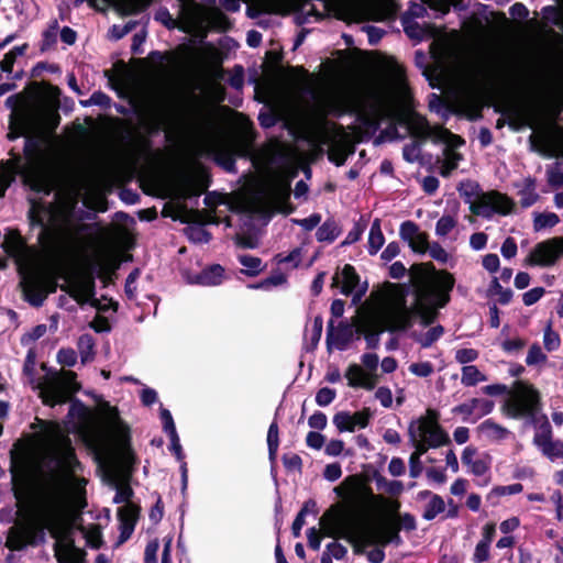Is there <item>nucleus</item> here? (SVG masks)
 <instances>
[{"instance_id":"49","label":"nucleus","mask_w":563,"mask_h":563,"mask_svg":"<svg viewBox=\"0 0 563 563\" xmlns=\"http://www.w3.org/2000/svg\"><path fill=\"white\" fill-rule=\"evenodd\" d=\"M136 26V21H129L124 25L113 24L109 30V37L113 41H119L132 32Z\"/></svg>"},{"instance_id":"35","label":"nucleus","mask_w":563,"mask_h":563,"mask_svg":"<svg viewBox=\"0 0 563 563\" xmlns=\"http://www.w3.org/2000/svg\"><path fill=\"white\" fill-rule=\"evenodd\" d=\"M278 446H279V428H278L277 420L274 419L273 422L269 424L268 431H267L268 459L272 464L276 463Z\"/></svg>"},{"instance_id":"33","label":"nucleus","mask_w":563,"mask_h":563,"mask_svg":"<svg viewBox=\"0 0 563 563\" xmlns=\"http://www.w3.org/2000/svg\"><path fill=\"white\" fill-rule=\"evenodd\" d=\"M385 243V238L380 229V220L375 219L372 223L369 235H368V247L369 255H375Z\"/></svg>"},{"instance_id":"60","label":"nucleus","mask_w":563,"mask_h":563,"mask_svg":"<svg viewBox=\"0 0 563 563\" xmlns=\"http://www.w3.org/2000/svg\"><path fill=\"white\" fill-rule=\"evenodd\" d=\"M57 361L63 366L71 367L77 362V353L70 347L60 349L57 353Z\"/></svg>"},{"instance_id":"27","label":"nucleus","mask_w":563,"mask_h":563,"mask_svg":"<svg viewBox=\"0 0 563 563\" xmlns=\"http://www.w3.org/2000/svg\"><path fill=\"white\" fill-rule=\"evenodd\" d=\"M18 162V157L14 159L0 161V198L4 197L5 191L15 183L16 177H21V172L16 168Z\"/></svg>"},{"instance_id":"63","label":"nucleus","mask_w":563,"mask_h":563,"mask_svg":"<svg viewBox=\"0 0 563 563\" xmlns=\"http://www.w3.org/2000/svg\"><path fill=\"white\" fill-rule=\"evenodd\" d=\"M544 294L545 289L543 287H534L522 295V301L525 306H532L538 302Z\"/></svg>"},{"instance_id":"52","label":"nucleus","mask_w":563,"mask_h":563,"mask_svg":"<svg viewBox=\"0 0 563 563\" xmlns=\"http://www.w3.org/2000/svg\"><path fill=\"white\" fill-rule=\"evenodd\" d=\"M401 21L404 31L408 37L419 41L422 40L423 31L418 22L412 21L407 15H404Z\"/></svg>"},{"instance_id":"8","label":"nucleus","mask_w":563,"mask_h":563,"mask_svg":"<svg viewBox=\"0 0 563 563\" xmlns=\"http://www.w3.org/2000/svg\"><path fill=\"white\" fill-rule=\"evenodd\" d=\"M460 196L470 205V211L478 217L490 219L495 213L508 216L514 211L515 202L498 190L483 191L475 180L461 181L457 187Z\"/></svg>"},{"instance_id":"26","label":"nucleus","mask_w":563,"mask_h":563,"mask_svg":"<svg viewBox=\"0 0 563 563\" xmlns=\"http://www.w3.org/2000/svg\"><path fill=\"white\" fill-rule=\"evenodd\" d=\"M224 272L220 264H212L205 267L200 273L190 276L189 283L201 286H218L223 280Z\"/></svg>"},{"instance_id":"16","label":"nucleus","mask_w":563,"mask_h":563,"mask_svg":"<svg viewBox=\"0 0 563 563\" xmlns=\"http://www.w3.org/2000/svg\"><path fill=\"white\" fill-rule=\"evenodd\" d=\"M427 412L430 419L421 417L418 420L416 430L419 435L427 441L430 448H439L449 444V434L438 422L439 413L432 409H428Z\"/></svg>"},{"instance_id":"56","label":"nucleus","mask_w":563,"mask_h":563,"mask_svg":"<svg viewBox=\"0 0 563 563\" xmlns=\"http://www.w3.org/2000/svg\"><path fill=\"white\" fill-rule=\"evenodd\" d=\"M547 361V355L542 352L541 346L534 343L530 346L526 363L528 366L537 365Z\"/></svg>"},{"instance_id":"12","label":"nucleus","mask_w":563,"mask_h":563,"mask_svg":"<svg viewBox=\"0 0 563 563\" xmlns=\"http://www.w3.org/2000/svg\"><path fill=\"white\" fill-rule=\"evenodd\" d=\"M100 450L115 460L129 475L137 463V457L131 444V431L129 426H122L118 437L113 438L112 445L106 440H100Z\"/></svg>"},{"instance_id":"42","label":"nucleus","mask_w":563,"mask_h":563,"mask_svg":"<svg viewBox=\"0 0 563 563\" xmlns=\"http://www.w3.org/2000/svg\"><path fill=\"white\" fill-rule=\"evenodd\" d=\"M333 424L336 427L339 432H354L355 427L353 422L352 413L349 411H339L333 416Z\"/></svg>"},{"instance_id":"38","label":"nucleus","mask_w":563,"mask_h":563,"mask_svg":"<svg viewBox=\"0 0 563 563\" xmlns=\"http://www.w3.org/2000/svg\"><path fill=\"white\" fill-rule=\"evenodd\" d=\"M214 162L228 173H234L236 170L235 156L230 148H217L214 154Z\"/></svg>"},{"instance_id":"6","label":"nucleus","mask_w":563,"mask_h":563,"mask_svg":"<svg viewBox=\"0 0 563 563\" xmlns=\"http://www.w3.org/2000/svg\"><path fill=\"white\" fill-rule=\"evenodd\" d=\"M482 391L488 396L509 394L501 411L511 419H527L530 424L539 423L538 413L541 410V396L539 390L530 383L516 380L514 390L509 391L505 384H492L482 387Z\"/></svg>"},{"instance_id":"51","label":"nucleus","mask_w":563,"mask_h":563,"mask_svg":"<svg viewBox=\"0 0 563 563\" xmlns=\"http://www.w3.org/2000/svg\"><path fill=\"white\" fill-rule=\"evenodd\" d=\"M472 404L474 406L475 412L477 411V415L473 420L474 422L477 419L490 413L495 407V402L493 400L484 398H472Z\"/></svg>"},{"instance_id":"62","label":"nucleus","mask_w":563,"mask_h":563,"mask_svg":"<svg viewBox=\"0 0 563 563\" xmlns=\"http://www.w3.org/2000/svg\"><path fill=\"white\" fill-rule=\"evenodd\" d=\"M401 527H398L395 522L389 523L384 530V544L396 543L399 544L401 542V538L399 536V531Z\"/></svg>"},{"instance_id":"58","label":"nucleus","mask_w":563,"mask_h":563,"mask_svg":"<svg viewBox=\"0 0 563 563\" xmlns=\"http://www.w3.org/2000/svg\"><path fill=\"white\" fill-rule=\"evenodd\" d=\"M560 336L556 332L552 331L551 325H548V329L543 335V343L547 351L552 352L559 349L560 346Z\"/></svg>"},{"instance_id":"13","label":"nucleus","mask_w":563,"mask_h":563,"mask_svg":"<svg viewBox=\"0 0 563 563\" xmlns=\"http://www.w3.org/2000/svg\"><path fill=\"white\" fill-rule=\"evenodd\" d=\"M408 125L409 133L417 140L424 142L432 137L433 142H446L448 140H454L457 145L464 144V140L453 134L450 130L437 125L430 126L426 117L413 112L409 118H402L400 122H405Z\"/></svg>"},{"instance_id":"36","label":"nucleus","mask_w":563,"mask_h":563,"mask_svg":"<svg viewBox=\"0 0 563 563\" xmlns=\"http://www.w3.org/2000/svg\"><path fill=\"white\" fill-rule=\"evenodd\" d=\"M239 262L242 266L245 267V269H242V273L249 277L257 276L265 268V265H263L262 260L253 255H240Z\"/></svg>"},{"instance_id":"37","label":"nucleus","mask_w":563,"mask_h":563,"mask_svg":"<svg viewBox=\"0 0 563 563\" xmlns=\"http://www.w3.org/2000/svg\"><path fill=\"white\" fill-rule=\"evenodd\" d=\"M487 376L483 374L475 365H464L462 367L461 383L466 387L476 386L478 383L486 382Z\"/></svg>"},{"instance_id":"18","label":"nucleus","mask_w":563,"mask_h":563,"mask_svg":"<svg viewBox=\"0 0 563 563\" xmlns=\"http://www.w3.org/2000/svg\"><path fill=\"white\" fill-rule=\"evenodd\" d=\"M20 287L24 300L36 308L42 307L47 296L55 291V287L47 290L42 278L35 273L23 274Z\"/></svg>"},{"instance_id":"15","label":"nucleus","mask_w":563,"mask_h":563,"mask_svg":"<svg viewBox=\"0 0 563 563\" xmlns=\"http://www.w3.org/2000/svg\"><path fill=\"white\" fill-rule=\"evenodd\" d=\"M563 254V239L553 238L536 244L525 260L529 266L549 267L556 263Z\"/></svg>"},{"instance_id":"39","label":"nucleus","mask_w":563,"mask_h":563,"mask_svg":"<svg viewBox=\"0 0 563 563\" xmlns=\"http://www.w3.org/2000/svg\"><path fill=\"white\" fill-rule=\"evenodd\" d=\"M153 0H124V2L117 7L121 15H133L145 11Z\"/></svg>"},{"instance_id":"40","label":"nucleus","mask_w":563,"mask_h":563,"mask_svg":"<svg viewBox=\"0 0 563 563\" xmlns=\"http://www.w3.org/2000/svg\"><path fill=\"white\" fill-rule=\"evenodd\" d=\"M445 506L446 504L440 495L432 496V499H430L424 507L422 518L428 521L433 520L438 515L445 510Z\"/></svg>"},{"instance_id":"4","label":"nucleus","mask_w":563,"mask_h":563,"mask_svg":"<svg viewBox=\"0 0 563 563\" xmlns=\"http://www.w3.org/2000/svg\"><path fill=\"white\" fill-rule=\"evenodd\" d=\"M349 113L356 117L358 126L354 133L358 142L372 139L380 129L383 121L390 115L389 100L384 92L376 88H364L347 95L344 109L339 110L338 117Z\"/></svg>"},{"instance_id":"50","label":"nucleus","mask_w":563,"mask_h":563,"mask_svg":"<svg viewBox=\"0 0 563 563\" xmlns=\"http://www.w3.org/2000/svg\"><path fill=\"white\" fill-rule=\"evenodd\" d=\"M345 377L349 386L355 388L361 386V379L365 377V372L360 365L351 364L345 372Z\"/></svg>"},{"instance_id":"47","label":"nucleus","mask_w":563,"mask_h":563,"mask_svg":"<svg viewBox=\"0 0 563 563\" xmlns=\"http://www.w3.org/2000/svg\"><path fill=\"white\" fill-rule=\"evenodd\" d=\"M560 222V218L556 213L545 212L539 213L534 219V230L539 231L544 228H553Z\"/></svg>"},{"instance_id":"41","label":"nucleus","mask_w":563,"mask_h":563,"mask_svg":"<svg viewBox=\"0 0 563 563\" xmlns=\"http://www.w3.org/2000/svg\"><path fill=\"white\" fill-rule=\"evenodd\" d=\"M58 23L56 20L42 33V41L40 44L41 53L52 49L57 43Z\"/></svg>"},{"instance_id":"2","label":"nucleus","mask_w":563,"mask_h":563,"mask_svg":"<svg viewBox=\"0 0 563 563\" xmlns=\"http://www.w3.org/2000/svg\"><path fill=\"white\" fill-rule=\"evenodd\" d=\"M334 493L346 503L344 510L338 506H331L321 517L320 526L324 536L335 537L333 526L340 525L349 533V541L360 540L365 544H372L371 531L365 526L362 511L363 507L369 505H389L390 511L397 512L400 508L399 501L389 503L382 495H375L369 485V479L362 474L350 475L344 478L341 485L334 488Z\"/></svg>"},{"instance_id":"64","label":"nucleus","mask_w":563,"mask_h":563,"mask_svg":"<svg viewBox=\"0 0 563 563\" xmlns=\"http://www.w3.org/2000/svg\"><path fill=\"white\" fill-rule=\"evenodd\" d=\"M159 542L157 539L150 541L144 551V563H157V551Z\"/></svg>"},{"instance_id":"29","label":"nucleus","mask_w":563,"mask_h":563,"mask_svg":"<svg viewBox=\"0 0 563 563\" xmlns=\"http://www.w3.org/2000/svg\"><path fill=\"white\" fill-rule=\"evenodd\" d=\"M341 233V225L333 217H330L318 227L316 239L318 242H325L330 244L333 243Z\"/></svg>"},{"instance_id":"45","label":"nucleus","mask_w":563,"mask_h":563,"mask_svg":"<svg viewBox=\"0 0 563 563\" xmlns=\"http://www.w3.org/2000/svg\"><path fill=\"white\" fill-rule=\"evenodd\" d=\"M408 435L410 438L411 443L416 448L415 452H412L411 454H416V456L421 457V455L427 453V451L430 446L424 439L423 440L418 439V437H420V435H419L418 431L416 430V426H415L413 421L410 423V426L408 428Z\"/></svg>"},{"instance_id":"7","label":"nucleus","mask_w":563,"mask_h":563,"mask_svg":"<svg viewBox=\"0 0 563 563\" xmlns=\"http://www.w3.org/2000/svg\"><path fill=\"white\" fill-rule=\"evenodd\" d=\"M206 123V114L197 96L191 95L186 99L181 111L168 114L162 120H155L143 124L145 134H137L133 143L142 151H150L152 148V136L157 135L159 132H166V137H169L172 130L180 126L191 129H199Z\"/></svg>"},{"instance_id":"54","label":"nucleus","mask_w":563,"mask_h":563,"mask_svg":"<svg viewBox=\"0 0 563 563\" xmlns=\"http://www.w3.org/2000/svg\"><path fill=\"white\" fill-rule=\"evenodd\" d=\"M133 495H134V492L129 484H119V485H117L113 503H115V504L125 503V505L132 504L130 500L133 497Z\"/></svg>"},{"instance_id":"57","label":"nucleus","mask_w":563,"mask_h":563,"mask_svg":"<svg viewBox=\"0 0 563 563\" xmlns=\"http://www.w3.org/2000/svg\"><path fill=\"white\" fill-rule=\"evenodd\" d=\"M479 356V353L475 349H460L455 353V361L460 364L467 365L476 361Z\"/></svg>"},{"instance_id":"22","label":"nucleus","mask_w":563,"mask_h":563,"mask_svg":"<svg viewBox=\"0 0 563 563\" xmlns=\"http://www.w3.org/2000/svg\"><path fill=\"white\" fill-rule=\"evenodd\" d=\"M43 85H45V87L47 88V92L45 96H42V91H41L42 84L33 81L30 86L31 93L33 95L34 98L40 99L38 101L31 102V101H27L26 98L22 93H15V95H12L9 98H7V100L4 102L5 107L8 109H11V111H12L11 113H13L15 111H19L24 106L43 104V103L52 101L51 89H49V86H52V85L46 84V82H43Z\"/></svg>"},{"instance_id":"5","label":"nucleus","mask_w":563,"mask_h":563,"mask_svg":"<svg viewBox=\"0 0 563 563\" xmlns=\"http://www.w3.org/2000/svg\"><path fill=\"white\" fill-rule=\"evenodd\" d=\"M52 101L43 104H29L22 107L9 115V132L7 139L15 141L21 136L26 137L32 130H38L47 125L56 130L60 123L59 96L60 89L57 86H49Z\"/></svg>"},{"instance_id":"14","label":"nucleus","mask_w":563,"mask_h":563,"mask_svg":"<svg viewBox=\"0 0 563 563\" xmlns=\"http://www.w3.org/2000/svg\"><path fill=\"white\" fill-rule=\"evenodd\" d=\"M77 374L73 371H64L60 379L52 384L43 395V404L54 407L69 401L74 394L80 390Z\"/></svg>"},{"instance_id":"24","label":"nucleus","mask_w":563,"mask_h":563,"mask_svg":"<svg viewBox=\"0 0 563 563\" xmlns=\"http://www.w3.org/2000/svg\"><path fill=\"white\" fill-rule=\"evenodd\" d=\"M4 253L16 261L22 260L27 252V243L19 229H9L1 244Z\"/></svg>"},{"instance_id":"59","label":"nucleus","mask_w":563,"mask_h":563,"mask_svg":"<svg viewBox=\"0 0 563 563\" xmlns=\"http://www.w3.org/2000/svg\"><path fill=\"white\" fill-rule=\"evenodd\" d=\"M335 396L336 391L334 389L322 387L317 391L316 402L321 407H325L335 399Z\"/></svg>"},{"instance_id":"1","label":"nucleus","mask_w":563,"mask_h":563,"mask_svg":"<svg viewBox=\"0 0 563 563\" xmlns=\"http://www.w3.org/2000/svg\"><path fill=\"white\" fill-rule=\"evenodd\" d=\"M409 273L415 296L412 306H407V286L390 284L402 291L400 298L386 314L385 327L369 316L357 321L355 332L364 336L367 349L376 350L379 346V336L383 332H407L413 327L417 319L422 327H430L439 319V310L451 301V292L455 285L453 274L445 269L438 271L432 262L413 264L409 268Z\"/></svg>"},{"instance_id":"32","label":"nucleus","mask_w":563,"mask_h":563,"mask_svg":"<svg viewBox=\"0 0 563 563\" xmlns=\"http://www.w3.org/2000/svg\"><path fill=\"white\" fill-rule=\"evenodd\" d=\"M478 430L485 433L486 437L493 441L505 440L510 434V431L507 428L498 424L493 419L483 421L479 424Z\"/></svg>"},{"instance_id":"11","label":"nucleus","mask_w":563,"mask_h":563,"mask_svg":"<svg viewBox=\"0 0 563 563\" xmlns=\"http://www.w3.org/2000/svg\"><path fill=\"white\" fill-rule=\"evenodd\" d=\"M51 503H58V496L48 495L46 497L43 510V526L29 523L10 533L7 541V547L10 550L21 551L27 545H36L45 541V529H47L46 514Z\"/></svg>"},{"instance_id":"46","label":"nucleus","mask_w":563,"mask_h":563,"mask_svg":"<svg viewBox=\"0 0 563 563\" xmlns=\"http://www.w3.org/2000/svg\"><path fill=\"white\" fill-rule=\"evenodd\" d=\"M283 53L277 51H267L266 52V67L264 71L266 73H280L283 70L282 62H283Z\"/></svg>"},{"instance_id":"31","label":"nucleus","mask_w":563,"mask_h":563,"mask_svg":"<svg viewBox=\"0 0 563 563\" xmlns=\"http://www.w3.org/2000/svg\"><path fill=\"white\" fill-rule=\"evenodd\" d=\"M101 410L103 419L113 432V438L118 437L119 430L122 428V426H128L121 420L118 408L110 406V404L106 401L102 404Z\"/></svg>"},{"instance_id":"9","label":"nucleus","mask_w":563,"mask_h":563,"mask_svg":"<svg viewBox=\"0 0 563 563\" xmlns=\"http://www.w3.org/2000/svg\"><path fill=\"white\" fill-rule=\"evenodd\" d=\"M119 262L109 258L104 262H93L88 268L82 271L76 278L75 283L69 286H62V290L66 291L80 306H84L95 297L96 294V272L98 277L103 278L119 268Z\"/></svg>"},{"instance_id":"53","label":"nucleus","mask_w":563,"mask_h":563,"mask_svg":"<svg viewBox=\"0 0 563 563\" xmlns=\"http://www.w3.org/2000/svg\"><path fill=\"white\" fill-rule=\"evenodd\" d=\"M111 98L102 92L101 90L95 91L88 100H81L80 103L84 107L88 106H99L103 108H108L110 106Z\"/></svg>"},{"instance_id":"44","label":"nucleus","mask_w":563,"mask_h":563,"mask_svg":"<svg viewBox=\"0 0 563 563\" xmlns=\"http://www.w3.org/2000/svg\"><path fill=\"white\" fill-rule=\"evenodd\" d=\"M186 231L188 239L196 243H209L212 239V234L201 223L189 225Z\"/></svg>"},{"instance_id":"30","label":"nucleus","mask_w":563,"mask_h":563,"mask_svg":"<svg viewBox=\"0 0 563 563\" xmlns=\"http://www.w3.org/2000/svg\"><path fill=\"white\" fill-rule=\"evenodd\" d=\"M323 329V319L321 316H316L312 322V328L305 333V345L303 349L306 352H313L321 339Z\"/></svg>"},{"instance_id":"43","label":"nucleus","mask_w":563,"mask_h":563,"mask_svg":"<svg viewBox=\"0 0 563 563\" xmlns=\"http://www.w3.org/2000/svg\"><path fill=\"white\" fill-rule=\"evenodd\" d=\"M287 283V276L284 273L273 274L258 283L250 284L247 287L252 289L268 290L271 287L279 286Z\"/></svg>"},{"instance_id":"17","label":"nucleus","mask_w":563,"mask_h":563,"mask_svg":"<svg viewBox=\"0 0 563 563\" xmlns=\"http://www.w3.org/2000/svg\"><path fill=\"white\" fill-rule=\"evenodd\" d=\"M533 444L551 461L563 457V442L561 440H552V427L547 416H542L539 430L533 437Z\"/></svg>"},{"instance_id":"3","label":"nucleus","mask_w":563,"mask_h":563,"mask_svg":"<svg viewBox=\"0 0 563 563\" xmlns=\"http://www.w3.org/2000/svg\"><path fill=\"white\" fill-rule=\"evenodd\" d=\"M56 130L47 125L32 130L24 140L23 154L14 148L9 151V159L19 158L16 168L21 172V183L35 194L49 196L55 188V175L46 159L45 144Z\"/></svg>"},{"instance_id":"25","label":"nucleus","mask_w":563,"mask_h":563,"mask_svg":"<svg viewBox=\"0 0 563 563\" xmlns=\"http://www.w3.org/2000/svg\"><path fill=\"white\" fill-rule=\"evenodd\" d=\"M341 283V292L345 296H350L354 292L360 284V275L355 267L351 264H345L341 271V280L339 273H335L332 278V287L339 286Z\"/></svg>"},{"instance_id":"10","label":"nucleus","mask_w":563,"mask_h":563,"mask_svg":"<svg viewBox=\"0 0 563 563\" xmlns=\"http://www.w3.org/2000/svg\"><path fill=\"white\" fill-rule=\"evenodd\" d=\"M46 528L49 531L51 537L56 540V555H58L63 550L68 556V563H84L86 555L85 551L76 548L74 540L66 534L62 500L59 497L58 503H51L47 509Z\"/></svg>"},{"instance_id":"21","label":"nucleus","mask_w":563,"mask_h":563,"mask_svg":"<svg viewBox=\"0 0 563 563\" xmlns=\"http://www.w3.org/2000/svg\"><path fill=\"white\" fill-rule=\"evenodd\" d=\"M354 330L347 321H340L338 327L334 328V322L331 319L328 323L327 332V346L330 351L334 346L339 351H344L353 340Z\"/></svg>"},{"instance_id":"55","label":"nucleus","mask_w":563,"mask_h":563,"mask_svg":"<svg viewBox=\"0 0 563 563\" xmlns=\"http://www.w3.org/2000/svg\"><path fill=\"white\" fill-rule=\"evenodd\" d=\"M409 372L418 377H428L430 376L434 368L433 364L429 361L411 363L408 367Z\"/></svg>"},{"instance_id":"19","label":"nucleus","mask_w":563,"mask_h":563,"mask_svg":"<svg viewBox=\"0 0 563 563\" xmlns=\"http://www.w3.org/2000/svg\"><path fill=\"white\" fill-rule=\"evenodd\" d=\"M141 507L135 504H128L118 509V520H119V539L117 544L120 545L126 542L136 526L137 519L140 517Z\"/></svg>"},{"instance_id":"23","label":"nucleus","mask_w":563,"mask_h":563,"mask_svg":"<svg viewBox=\"0 0 563 563\" xmlns=\"http://www.w3.org/2000/svg\"><path fill=\"white\" fill-rule=\"evenodd\" d=\"M57 466L68 476L77 470H81V463L77 459L75 449L68 437H65L57 448Z\"/></svg>"},{"instance_id":"20","label":"nucleus","mask_w":563,"mask_h":563,"mask_svg":"<svg viewBox=\"0 0 563 563\" xmlns=\"http://www.w3.org/2000/svg\"><path fill=\"white\" fill-rule=\"evenodd\" d=\"M400 238L408 242L415 253L424 254L429 249V235L427 232H420L419 227L413 221L407 220L400 224Z\"/></svg>"},{"instance_id":"48","label":"nucleus","mask_w":563,"mask_h":563,"mask_svg":"<svg viewBox=\"0 0 563 563\" xmlns=\"http://www.w3.org/2000/svg\"><path fill=\"white\" fill-rule=\"evenodd\" d=\"M457 224L456 219L453 216H442L435 224V233L439 236L448 235Z\"/></svg>"},{"instance_id":"34","label":"nucleus","mask_w":563,"mask_h":563,"mask_svg":"<svg viewBox=\"0 0 563 563\" xmlns=\"http://www.w3.org/2000/svg\"><path fill=\"white\" fill-rule=\"evenodd\" d=\"M444 334V328L441 324L430 328L423 334H417L413 332L411 338L418 342L421 347L427 349L430 347L434 342H437Z\"/></svg>"},{"instance_id":"28","label":"nucleus","mask_w":563,"mask_h":563,"mask_svg":"<svg viewBox=\"0 0 563 563\" xmlns=\"http://www.w3.org/2000/svg\"><path fill=\"white\" fill-rule=\"evenodd\" d=\"M27 219L32 227L37 225L42 228V231L37 238L38 243L44 247L53 244L56 238L55 231L46 225L44 218L42 217L41 212L36 210L34 205L29 210Z\"/></svg>"},{"instance_id":"61","label":"nucleus","mask_w":563,"mask_h":563,"mask_svg":"<svg viewBox=\"0 0 563 563\" xmlns=\"http://www.w3.org/2000/svg\"><path fill=\"white\" fill-rule=\"evenodd\" d=\"M490 544H487L486 542H481L475 547V551L473 554V562L474 563H483L489 560L490 558Z\"/></svg>"}]
</instances>
